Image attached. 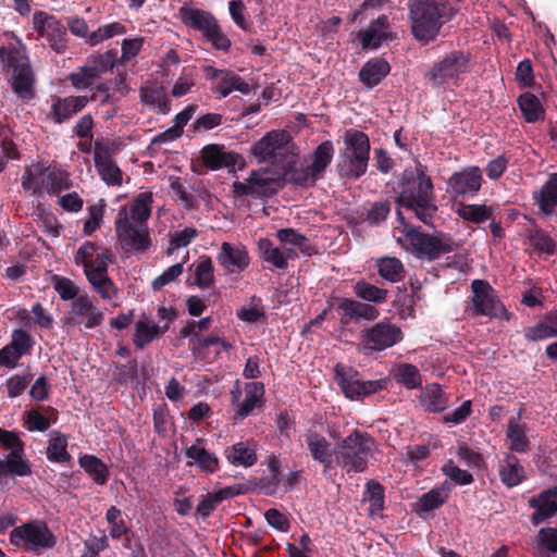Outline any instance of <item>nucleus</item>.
<instances>
[{"label": "nucleus", "mask_w": 557, "mask_h": 557, "mask_svg": "<svg viewBox=\"0 0 557 557\" xmlns=\"http://www.w3.org/2000/svg\"><path fill=\"white\" fill-rule=\"evenodd\" d=\"M334 153L332 143L324 141L314 151L311 163L297 169L298 153L288 133L272 131L251 147V154L259 161H271L273 170L284 171L289 181L311 185L330 164Z\"/></svg>", "instance_id": "f257e3e1"}, {"label": "nucleus", "mask_w": 557, "mask_h": 557, "mask_svg": "<svg viewBox=\"0 0 557 557\" xmlns=\"http://www.w3.org/2000/svg\"><path fill=\"white\" fill-rule=\"evenodd\" d=\"M152 195L140 193L132 202L122 206L114 221L121 248L126 252L147 250L151 245L148 219L151 214Z\"/></svg>", "instance_id": "f03ea898"}, {"label": "nucleus", "mask_w": 557, "mask_h": 557, "mask_svg": "<svg viewBox=\"0 0 557 557\" xmlns=\"http://www.w3.org/2000/svg\"><path fill=\"white\" fill-rule=\"evenodd\" d=\"M433 184L425 174V168L417 164L413 170H406L401 180L398 205L412 211L423 223H429L436 211L432 200Z\"/></svg>", "instance_id": "7ed1b4c3"}, {"label": "nucleus", "mask_w": 557, "mask_h": 557, "mask_svg": "<svg viewBox=\"0 0 557 557\" xmlns=\"http://www.w3.org/2000/svg\"><path fill=\"white\" fill-rule=\"evenodd\" d=\"M375 450L376 444L371 436L354 430L336 441L334 461L348 474L363 472Z\"/></svg>", "instance_id": "20e7f679"}, {"label": "nucleus", "mask_w": 557, "mask_h": 557, "mask_svg": "<svg viewBox=\"0 0 557 557\" xmlns=\"http://www.w3.org/2000/svg\"><path fill=\"white\" fill-rule=\"evenodd\" d=\"M344 147L338 156V170L348 178H358L368 168L370 143L360 131L348 129L343 137Z\"/></svg>", "instance_id": "39448f33"}, {"label": "nucleus", "mask_w": 557, "mask_h": 557, "mask_svg": "<svg viewBox=\"0 0 557 557\" xmlns=\"http://www.w3.org/2000/svg\"><path fill=\"white\" fill-rule=\"evenodd\" d=\"M17 47L0 48V61L3 66L12 67L13 73L10 84L15 94L22 98H29L33 95L35 82L25 47L20 39L15 38Z\"/></svg>", "instance_id": "423d86ee"}, {"label": "nucleus", "mask_w": 557, "mask_h": 557, "mask_svg": "<svg viewBox=\"0 0 557 557\" xmlns=\"http://www.w3.org/2000/svg\"><path fill=\"white\" fill-rule=\"evenodd\" d=\"M413 36L422 41L434 39L441 28L443 5L438 0H409Z\"/></svg>", "instance_id": "0eeeda50"}, {"label": "nucleus", "mask_w": 557, "mask_h": 557, "mask_svg": "<svg viewBox=\"0 0 557 557\" xmlns=\"http://www.w3.org/2000/svg\"><path fill=\"white\" fill-rule=\"evenodd\" d=\"M283 180L289 181V175L284 171L270 168L252 171L244 181L233 183V193L238 197L263 198L271 196L281 187Z\"/></svg>", "instance_id": "6e6552de"}, {"label": "nucleus", "mask_w": 557, "mask_h": 557, "mask_svg": "<svg viewBox=\"0 0 557 557\" xmlns=\"http://www.w3.org/2000/svg\"><path fill=\"white\" fill-rule=\"evenodd\" d=\"M10 542L26 552L39 553L52 548L57 540L44 521L34 520L14 528L10 533Z\"/></svg>", "instance_id": "1a4fd4ad"}, {"label": "nucleus", "mask_w": 557, "mask_h": 557, "mask_svg": "<svg viewBox=\"0 0 557 557\" xmlns=\"http://www.w3.org/2000/svg\"><path fill=\"white\" fill-rule=\"evenodd\" d=\"M404 227L406 240L410 244L411 252L419 258L435 259L443 253L453 251L455 248L453 239L444 234L432 236L411 228L407 230L405 224Z\"/></svg>", "instance_id": "9d476101"}, {"label": "nucleus", "mask_w": 557, "mask_h": 557, "mask_svg": "<svg viewBox=\"0 0 557 557\" xmlns=\"http://www.w3.org/2000/svg\"><path fill=\"white\" fill-rule=\"evenodd\" d=\"M469 57L460 51H454L436 62L428 74L436 87L449 86L457 83L459 76L468 71Z\"/></svg>", "instance_id": "9b49d317"}, {"label": "nucleus", "mask_w": 557, "mask_h": 557, "mask_svg": "<svg viewBox=\"0 0 557 557\" xmlns=\"http://www.w3.org/2000/svg\"><path fill=\"white\" fill-rule=\"evenodd\" d=\"M104 320L103 311L97 306L94 297L82 295L73 300L70 310L63 319L66 327L84 325L86 329H94Z\"/></svg>", "instance_id": "f8f14e48"}, {"label": "nucleus", "mask_w": 557, "mask_h": 557, "mask_svg": "<svg viewBox=\"0 0 557 557\" xmlns=\"http://www.w3.org/2000/svg\"><path fill=\"white\" fill-rule=\"evenodd\" d=\"M335 375L343 393L349 399H359L382 391L388 383V379L360 381L357 379V373L352 369L346 368L343 364L335 367Z\"/></svg>", "instance_id": "ddd939ff"}, {"label": "nucleus", "mask_w": 557, "mask_h": 557, "mask_svg": "<svg viewBox=\"0 0 557 557\" xmlns=\"http://www.w3.org/2000/svg\"><path fill=\"white\" fill-rule=\"evenodd\" d=\"M245 396L242 399L240 381L236 380L231 389V404L235 411V419L243 420L260 407L263 401L264 386L260 382H250L245 385Z\"/></svg>", "instance_id": "4468645a"}, {"label": "nucleus", "mask_w": 557, "mask_h": 557, "mask_svg": "<svg viewBox=\"0 0 557 557\" xmlns=\"http://www.w3.org/2000/svg\"><path fill=\"white\" fill-rule=\"evenodd\" d=\"M33 28L40 37L47 39L50 48L57 53H63L66 50V30L55 16L45 11L35 12L33 15Z\"/></svg>", "instance_id": "2eb2a0df"}, {"label": "nucleus", "mask_w": 557, "mask_h": 557, "mask_svg": "<svg viewBox=\"0 0 557 557\" xmlns=\"http://www.w3.org/2000/svg\"><path fill=\"white\" fill-rule=\"evenodd\" d=\"M472 306L478 314L508 319V313L497 299L491 285L484 281L472 282Z\"/></svg>", "instance_id": "dca6fc26"}, {"label": "nucleus", "mask_w": 557, "mask_h": 557, "mask_svg": "<svg viewBox=\"0 0 557 557\" xmlns=\"http://www.w3.org/2000/svg\"><path fill=\"white\" fill-rule=\"evenodd\" d=\"M482 173L478 166H468L454 173L447 181V193L454 198L474 196L481 188Z\"/></svg>", "instance_id": "f3484780"}, {"label": "nucleus", "mask_w": 557, "mask_h": 557, "mask_svg": "<svg viewBox=\"0 0 557 557\" xmlns=\"http://www.w3.org/2000/svg\"><path fill=\"white\" fill-rule=\"evenodd\" d=\"M364 346L372 350H383L403 339L401 330L389 322L376 323L363 334Z\"/></svg>", "instance_id": "a211bd4d"}, {"label": "nucleus", "mask_w": 557, "mask_h": 557, "mask_svg": "<svg viewBox=\"0 0 557 557\" xmlns=\"http://www.w3.org/2000/svg\"><path fill=\"white\" fill-rule=\"evenodd\" d=\"M74 260L77 265L84 267L85 275L88 277L91 272L97 273L101 270L100 262H103V270L108 269L111 253L91 242H86L77 249Z\"/></svg>", "instance_id": "6ab92c4d"}, {"label": "nucleus", "mask_w": 557, "mask_h": 557, "mask_svg": "<svg viewBox=\"0 0 557 557\" xmlns=\"http://www.w3.org/2000/svg\"><path fill=\"white\" fill-rule=\"evenodd\" d=\"M361 47L364 50H375L393 39L392 30L386 16H380L358 34Z\"/></svg>", "instance_id": "aec40b11"}, {"label": "nucleus", "mask_w": 557, "mask_h": 557, "mask_svg": "<svg viewBox=\"0 0 557 557\" xmlns=\"http://www.w3.org/2000/svg\"><path fill=\"white\" fill-rule=\"evenodd\" d=\"M188 466H196L201 471L213 473L219 469V459L214 453L206 449L203 441L198 438L184 449Z\"/></svg>", "instance_id": "412c9836"}, {"label": "nucleus", "mask_w": 557, "mask_h": 557, "mask_svg": "<svg viewBox=\"0 0 557 557\" xmlns=\"http://www.w3.org/2000/svg\"><path fill=\"white\" fill-rule=\"evenodd\" d=\"M219 263L228 272H240L249 264L247 250L242 245H232L224 242L218 255Z\"/></svg>", "instance_id": "4be33fe9"}, {"label": "nucleus", "mask_w": 557, "mask_h": 557, "mask_svg": "<svg viewBox=\"0 0 557 557\" xmlns=\"http://www.w3.org/2000/svg\"><path fill=\"white\" fill-rule=\"evenodd\" d=\"M529 504L535 509L531 517L533 524H540L545 519L557 512V486L542 492L536 497H531Z\"/></svg>", "instance_id": "5701e85b"}, {"label": "nucleus", "mask_w": 557, "mask_h": 557, "mask_svg": "<svg viewBox=\"0 0 557 557\" xmlns=\"http://www.w3.org/2000/svg\"><path fill=\"white\" fill-rule=\"evenodd\" d=\"M89 102L86 96H71L53 100L50 110V117L55 123H62L83 110Z\"/></svg>", "instance_id": "b1692460"}, {"label": "nucleus", "mask_w": 557, "mask_h": 557, "mask_svg": "<svg viewBox=\"0 0 557 557\" xmlns=\"http://www.w3.org/2000/svg\"><path fill=\"white\" fill-rule=\"evenodd\" d=\"M21 182L26 194L40 198L46 191V163L36 162L26 166Z\"/></svg>", "instance_id": "393cba45"}, {"label": "nucleus", "mask_w": 557, "mask_h": 557, "mask_svg": "<svg viewBox=\"0 0 557 557\" xmlns=\"http://www.w3.org/2000/svg\"><path fill=\"white\" fill-rule=\"evenodd\" d=\"M257 444L255 441L247 440L235 443L225 449L227 461L235 467L248 468L257 461Z\"/></svg>", "instance_id": "a878e982"}, {"label": "nucleus", "mask_w": 557, "mask_h": 557, "mask_svg": "<svg viewBox=\"0 0 557 557\" xmlns=\"http://www.w3.org/2000/svg\"><path fill=\"white\" fill-rule=\"evenodd\" d=\"M95 165L103 182L108 185H121L122 172L120 168L112 161L107 149L96 146L94 152Z\"/></svg>", "instance_id": "bb28decb"}, {"label": "nucleus", "mask_w": 557, "mask_h": 557, "mask_svg": "<svg viewBox=\"0 0 557 557\" xmlns=\"http://www.w3.org/2000/svg\"><path fill=\"white\" fill-rule=\"evenodd\" d=\"M140 102L148 109L159 113L168 114L170 111L165 90L158 83H147L140 88Z\"/></svg>", "instance_id": "cd10ccee"}, {"label": "nucleus", "mask_w": 557, "mask_h": 557, "mask_svg": "<svg viewBox=\"0 0 557 557\" xmlns=\"http://www.w3.org/2000/svg\"><path fill=\"white\" fill-rule=\"evenodd\" d=\"M533 199L545 215L556 213L557 208V173L548 176L540 189L534 191Z\"/></svg>", "instance_id": "c85d7f7f"}, {"label": "nucleus", "mask_w": 557, "mask_h": 557, "mask_svg": "<svg viewBox=\"0 0 557 557\" xmlns=\"http://www.w3.org/2000/svg\"><path fill=\"white\" fill-rule=\"evenodd\" d=\"M180 14L186 26L199 30L203 36L210 34L218 24L209 12L196 8L182 7Z\"/></svg>", "instance_id": "c756f323"}, {"label": "nucleus", "mask_w": 557, "mask_h": 557, "mask_svg": "<svg viewBox=\"0 0 557 557\" xmlns=\"http://www.w3.org/2000/svg\"><path fill=\"white\" fill-rule=\"evenodd\" d=\"M166 330H168L166 323L161 326V325L154 323L147 315H143L135 323V333H134V338H133L134 344L138 348H144L145 346L150 344L152 341L158 338L160 335L165 333Z\"/></svg>", "instance_id": "7c9ffc66"}, {"label": "nucleus", "mask_w": 557, "mask_h": 557, "mask_svg": "<svg viewBox=\"0 0 557 557\" xmlns=\"http://www.w3.org/2000/svg\"><path fill=\"white\" fill-rule=\"evenodd\" d=\"M202 160L211 170H218L237 164L239 156L227 151L219 145H208L202 149Z\"/></svg>", "instance_id": "2f4dec72"}, {"label": "nucleus", "mask_w": 557, "mask_h": 557, "mask_svg": "<svg viewBox=\"0 0 557 557\" xmlns=\"http://www.w3.org/2000/svg\"><path fill=\"white\" fill-rule=\"evenodd\" d=\"M307 447L312 458L325 467H330L334 461V450H332L330 443L326 438L313 431L306 434Z\"/></svg>", "instance_id": "473e14b6"}, {"label": "nucleus", "mask_w": 557, "mask_h": 557, "mask_svg": "<svg viewBox=\"0 0 557 557\" xmlns=\"http://www.w3.org/2000/svg\"><path fill=\"white\" fill-rule=\"evenodd\" d=\"M391 71L388 62L381 58L369 60L360 70L359 78L368 87L376 86Z\"/></svg>", "instance_id": "72a5a7b5"}, {"label": "nucleus", "mask_w": 557, "mask_h": 557, "mask_svg": "<svg viewBox=\"0 0 557 557\" xmlns=\"http://www.w3.org/2000/svg\"><path fill=\"white\" fill-rule=\"evenodd\" d=\"M258 246L263 259L280 269L285 268L288 260L295 257L294 248L274 247L269 239H260Z\"/></svg>", "instance_id": "f704fd0d"}, {"label": "nucleus", "mask_w": 557, "mask_h": 557, "mask_svg": "<svg viewBox=\"0 0 557 557\" xmlns=\"http://www.w3.org/2000/svg\"><path fill=\"white\" fill-rule=\"evenodd\" d=\"M449 487L441 485L428 493L423 494L414 505V510L420 515H424L442 506L447 499Z\"/></svg>", "instance_id": "c9c22d12"}, {"label": "nucleus", "mask_w": 557, "mask_h": 557, "mask_svg": "<svg viewBox=\"0 0 557 557\" xmlns=\"http://www.w3.org/2000/svg\"><path fill=\"white\" fill-rule=\"evenodd\" d=\"M528 428L524 423H520L516 419L508 421L506 437L510 450L525 453L529 450V438L527 435Z\"/></svg>", "instance_id": "e433bc0d"}, {"label": "nucleus", "mask_w": 557, "mask_h": 557, "mask_svg": "<svg viewBox=\"0 0 557 557\" xmlns=\"http://www.w3.org/2000/svg\"><path fill=\"white\" fill-rule=\"evenodd\" d=\"M447 403L445 393L437 384L426 385L421 392L420 404L428 411H442L446 408Z\"/></svg>", "instance_id": "4c0bfd02"}, {"label": "nucleus", "mask_w": 557, "mask_h": 557, "mask_svg": "<svg viewBox=\"0 0 557 557\" xmlns=\"http://www.w3.org/2000/svg\"><path fill=\"white\" fill-rule=\"evenodd\" d=\"M499 476L508 487H513L522 481L523 468L515 456L506 455L499 466Z\"/></svg>", "instance_id": "58836bf2"}, {"label": "nucleus", "mask_w": 557, "mask_h": 557, "mask_svg": "<svg viewBox=\"0 0 557 557\" xmlns=\"http://www.w3.org/2000/svg\"><path fill=\"white\" fill-rule=\"evenodd\" d=\"M276 237L284 248H294L295 257L298 252L311 255L308 239L293 228H284L276 232Z\"/></svg>", "instance_id": "ea45409f"}, {"label": "nucleus", "mask_w": 557, "mask_h": 557, "mask_svg": "<svg viewBox=\"0 0 557 557\" xmlns=\"http://www.w3.org/2000/svg\"><path fill=\"white\" fill-rule=\"evenodd\" d=\"M233 91L248 95L251 91V85L240 76L226 71L220 84L218 85L216 92L219 94L220 98H225Z\"/></svg>", "instance_id": "a19ab883"}, {"label": "nucleus", "mask_w": 557, "mask_h": 557, "mask_svg": "<svg viewBox=\"0 0 557 557\" xmlns=\"http://www.w3.org/2000/svg\"><path fill=\"white\" fill-rule=\"evenodd\" d=\"M518 104L527 122L532 123L544 117L543 106L536 96L525 92L519 97Z\"/></svg>", "instance_id": "79ce46f5"}, {"label": "nucleus", "mask_w": 557, "mask_h": 557, "mask_svg": "<svg viewBox=\"0 0 557 557\" xmlns=\"http://www.w3.org/2000/svg\"><path fill=\"white\" fill-rule=\"evenodd\" d=\"M100 263L103 264V262ZM107 271L108 269L103 270V265H101V270L97 273L91 272L87 280L104 300H112L116 296V289L108 277Z\"/></svg>", "instance_id": "37998d69"}, {"label": "nucleus", "mask_w": 557, "mask_h": 557, "mask_svg": "<svg viewBox=\"0 0 557 557\" xmlns=\"http://www.w3.org/2000/svg\"><path fill=\"white\" fill-rule=\"evenodd\" d=\"M79 466L91 476L98 484L107 482L109 470L107 466L96 456L84 455L79 458Z\"/></svg>", "instance_id": "c03bdc74"}, {"label": "nucleus", "mask_w": 557, "mask_h": 557, "mask_svg": "<svg viewBox=\"0 0 557 557\" xmlns=\"http://www.w3.org/2000/svg\"><path fill=\"white\" fill-rule=\"evenodd\" d=\"M70 187V174L67 172L46 164V191L48 194H59Z\"/></svg>", "instance_id": "a18cd8bd"}, {"label": "nucleus", "mask_w": 557, "mask_h": 557, "mask_svg": "<svg viewBox=\"0 0 557 557\" xmlns=\"http://www.w3.org/2000/svg\"><path fill=\"white\" fill-rule=\"evenodd\" d=\"M127 32L126 26L121 22H111L99 26L96 30L91 32L89 46H97L111 38L125 35Z\"/></svg>", "instance_id": "49530a36"}, {"label": "nucleus", "mask_w": 557, "mask_h": 557, "mask_svg": "<svg viewBox=\"0 0 557 557\" xmlns=\"http://www.w3.org/2000/svg\"><path fill=\"white\" fill-rule=\"evenodd\" d=\"M379 274L386 281L398 282L403 278L404 265L395 257H384L377 260Z\"/></svg>", "instance_id": "de8ad7c7"}, {"label": "nucleus", "mask_w": 557, "mask_h": 557, "mask_svg": "<svg viewBox=\"0 0 557 557\" xmlns=\"http://www.w3.org/2000/svg\"><path fill=\"white\" fill-rule=\"evenodd\" d=\"M363 499L369 503L370 515L380 516L384 507V492L382 485L376 482H369Z\"/></svg>", "instance_id": "09e8293b"}, {"label": "nucleus", "mask_w": 557, "mask_h": 557, "mask_svg": "<svg viewBox=\"0 0 557 557\" xmlns=\"http://www.w3.org/2000/svg\"><path fill=\"white\" fill-rule=\"evenodd\" d=\"M455 212L463 220L480 223L490 218V210L481 205H456Z\"/></svg>", "instance_id": "8fccbe9b"}, {"label": "nucleus", "mask_w": 557, "mask_h": 557, "mask_svg": "<svg viewBox=\"0 0 557 557\" xmlns=\"http://www.w3.org/2000/svg\"><path fill=\"white\" fill-rule=\"evenodd\" d=\"M34 218L39 227L42 228L51 237H58L60 235L62 226L59 224L57 218L46 211L42 207H37L34 211Z\"/></svg>", "instance_id": "3c124183"}, {"label": "nucleus", "mask_w": 557, "mask_h": 557, "mask_svg": "<svg viewBox=\"0 0 557 557\" xmlns=\"http://www.w3.org/2000/svg\"><path fill=\"white\" fill-rule=\"evenodd\" d=\"M394 376L397 382L410 389L421 385V376L418 368L409 363L399 364L395 370Z\"/></svg>", "instance_id": "603ef678"}, {"label": "nucleus", "mask_w": 557, "mask_h": 557, "mask_svg": "<svg viewBox=\"0 0 557 557\" xmlns=\"http://www.w3.org/2000/svg\"><path fill=\"white\" fill-rule=\"evenodd\" d=\"M104 207L106 203L102 199L88 207L87 216L83 227V233L85 235H91L96 230L100 227L103 220Z\"/></svg>", "instance_id": "864d4df0"}, {"label": "nucleus", "mask_w": 557, "mask_h": 557, "mask_svg": "<svg viewBox=\"0 0 557 557\" xmlns=\"http://www.w3.org/2000/svg\"><path fill=\"white\" fill-rule=\"evenodd\" d=\"M106 521L110 527V536L117 540L128 532V527L122 518V511L115 506H111L106 513Z\"/></svg>", "instance_id": "5fc2aeb1"}, {"label": "nucleus", "mask_w": 557, "mask_h": 557, "mask_svg": "<svg viewBox=\"0 0 557 557\" xmlns=\"http://www.w3.org/2000/svg\"><path fill=\"white\" fill-rule=\"evenodd\" d=\"M355 293L361 299L376 304L385 301L387 297L386 289L379 288L364 281H360L355 285Z\"/></svg>", "instance_id": "6e6d98bb"}, {"label": "nucleus", "mask_w": 557, "mask_h": 557, "mask_svg": "<svg viewBox=\"0 0 557 557\" xmlns=\"http://www.w3.org/2000/svg\"><path fill=\"white\" fill-rule=\"evenodd\" d=\"M231 490L224 488L212 494L203 496L197 505V513L202 517H208L216 507L219 503L231 496Z\"/></svg>", "instance_id": "4d7b16f0"}, {"label": "nucleus", "mask_w": 557, "mask_h": 557, "mask_svg": "<svg viewBox=\"0 0 557 557\" xmlns=\"http://www.w3.org/2000/svg\"><path fill=\"white\" fill-rule=\"evenodd\" d=\"M67 441L62 435L51 437L47 447V457L51 461L65 462L70 460V454L66 450Z\"/></svg>", "instance_id": "13d9d810"}, {"label": "nucleus", "mask_w": 557, "mask_h": 557, "mask_svg": "<svg viewBox=\"0 0 557 557\" xmlns=\"http://www.w3.org/2000/svg\"><path fill=\"white\" fill-rule=\"evenodd\" d=\"M195 283L199 287H209L213 283V265L208 257H201L195 264Z\"/></svg>", "instance_id": "bf43d9fd"}, {"label": "nucleus", "mask_w": 557, "mask_h": 557, "mask_svg": "<svg viewBox=\"0 0 557 557\" xmlns=\"http://www.w3.org/2000/svg\"><path fill=\"white\" fill-rule=\"evenodd\" d=\"M86 66L99 78L103 73L113 69V54L111 51L102 54H94L88 59Z\"/></svg>", "instance_id": "052dcab7"}, {"label": "nucleus", "mask_w": 557, "mask_h": 557, "mask_svg": "<svg viewBox=\"0 0 557 557\" xmlns=\"http://www.w3.org/2000/svg\"><path fill=\"white\" fill-rule=\"evenodd\" d=\"M97 76L86 65L76 69L69 76L73 87L77 90H85L95 85Z\"/></svg>", "instance_id": "680f3d73"}, {"label": "nucleus", "mask_w": 557, "mask_h": 557, "mask_svg": "<svg viewBox=\"0 0 557 557\" xmlns=\"http://www.w3.org/2000/svg\"><path fill=\"white\" fill-rule=\"evenodd\" d=\"M23 451L10 453L7 459L3 461L5 466V474L12 473L18 476H25L30 474V467L26 460L22 457Z\"/></svg>", "instance_id": "e2e57ef3"}, {"label": "nucleus", "mask_w": 557, "mask_h": 557, "mask_svg": "<svg viewBox=\"0 0 557 557\" xmlns=\"http://www.w3.org/2000/svg\"><path fill=\"white\" fill-rule=\"evenodd\" d=\"M9 346L22 358L30 352L33 341L26 331L17 329L12 332Z\"/></svg>", "instance_id": "0e129e2a"}, {"label": "nucleus", "mask_w": 557, "mask_h": 557, "mask_svg": "<svg viewBox=\"0 0 557 557\" xmlns=\"http://www.w3.org/2000/svg\"><path fill=\"white\" fill-rule=\"evenodd\" d=\"M537 546L542 554L557 553V529L543 528L539 531Z\"/></svg>", "instance_id": "69168bd1"}, {"label": "nucleus", "mask_w": 557, "mask_h": 557, "mask_svg": "<svg viewBox=\"0 0 557 557\" xmlns=\"http://www.w3.org/2000/svg\"><path fill=\"white\" fill-rule=\"evenodd\" d=\"M552 337H557V331H555L554 325L549 323L547 318L543 322L529 327L525 331V338L529 341L536 342Z\"/></svg>", "instance_id": "338daca9"}, {"label": "nucleus", "mask_w": 557, "mask_h": 557, "mask_svg": "<svg viewBox=\"0 0 557 557\" xmlns=\"http://www.w3.org/2000/svg\"><path fill=\"white\" fill-rule=\"evenodd\" d=\"M143 37L126 38L121 44V63H127L138 55L144 46Z\"/></svg>", "instance_id": "774afa93"}]
</instances>
